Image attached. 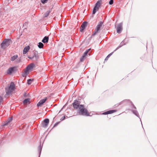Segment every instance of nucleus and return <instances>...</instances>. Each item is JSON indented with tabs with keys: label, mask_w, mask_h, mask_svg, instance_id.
<instances>
[{
	"label": "nucleus",
	"mask_w": 157,
	"mask_h": 157,
	"mask_svg": "<svg viewBox=\"0 0 157 157\" xmlns=\"http://www.w3.org/2000/svg\"><path fill=\"white\" fill-rule=\"evenodd\" d=\"M17 67H10L7 71V74H11L12 73L17 70Z\"/></svg>",
	"instance_id": "6"
},
{
	"label": "nucleus",
	"mask_w": 157,
	"mask_h": 157,
	"mask_svg": "<svg viewBox=\"0 0 157 157\" xmlns=\"http://www.w3.org/2000/svg\"><path fill=\"white\" fill-rule=\"evenodd\" d=\"M17 59L15 61V63H20L21 60V57Z\"/></svg>",
	"instance_id": "26"
},
{
	"label": "nucleus",
	"mask_w": 157,
	"mask_h": 157,
	"mask_svg": "<svg viewBox=\"0 0 157 157\" xmlns=\"http://www.w3.org/2000/svg\"><path fill=\"white\" fill-rule=\"evenodd\" d=\"M3 101V98L2 97H0V104H1V102Z\"/></svg>",
	"instance_id": "41"
},
{
	"label": "nucleus",
	"mask_w": 157,
	"mask_h": 157,
	"mask_svg": "<svg viewBox=\"0 0 157 157\" xmlns=\"http://www.w3.org/2000/svg\"><path fill=\"white\" fill-rule=\"evenodd\" d=\"M15 85L13 82H11L10 83V86L9 88L12 90H14V89Z\"/></svg>",
	"instance_id": "18"
},
{
	"label": "nucleus",
	"mask_w": 157,
	"mask_h": 157,
	"mask_svg": "<svg viewBox=\"0 0 157 157\" xmlns=\"http://www.w3.org/2000/svg\"><path fill=\"white\" fill-rule=\"evenodd\" d=\"M30 49V47L29 46H27L25 47L23 51V54H25L26 53L29 51Z\"/></svg>",
	"instance_id": "15"
},
{
	"label": "nucleus",
	"mask_w": 157,
	"mask_h": 157,
	"mask_svg": "<svg viewBox=\"0 0 157 157\" xmlns=\"http://www.w3.org/2000/svg\"><path fill=\"white\" fill-rule=\"evenodd\" d=\"M12 41L10 39H6L4 40L1 44V48L5 49L8 47L11 43Z\"/></svg>",
	"instance_id": "2"
},
{
	"label": "nucleus",
	"mask_w": 157,
	"mask_h": 157,
	"mask_svg": "<svg viewBox=\"0 0 157 157\" xmlns=\"http://www.w3.org/2000/svg\"><path fill=\"white\" fill-rule=\"evenodd\" d=\"M33 54V56L30 55L28 56V58L34 61L37 60L39 58L38 52L36 51H35L34 52Z\"/></svg>",
	"instance_id": "3"
},
{
	"label": "nucleus",
	"mask_w": 157,
	"mask_h": 157,
	"mask_svg": "<svg viewBox=\"0 0 157 157\" xmlns=\"http://www.w3.org/2000/svg\"><path fill=\"white\" fill-rule=\"evenodd\" d=\"M85 57H83V56H82V57L80 59V61L81 62H82L84 60V58Z\"/></svg>",
	"instance_id": "38"
},
{
	"label": "nucleus",
	"mask_w": 157,
	"mask_h": 157,
	"mask_svg": "<svg viewBox=\"0 0 157 157\" xmlns=\"http://www.w3.org/2000/svg\"><path fill=\"white\" fill-rule=\"evenodd\" d=\"M44 45L43 43L40 42L38 43V46L40 48H43Z\"/></svg>",
	"instance_id": "23"
},
{
	"label": "nucleus",
	"mask_w": 157,
	"mask_h": 157,
	"mask_svg": "<svg viewBox=\"0 0 157 157\" xmlns=\"http://www.w3.org/2000/svg\"><path fill=\"white\" fill-rule=\"evenodd\" d=\"M27 75H28L26 74V73H25V72H24L22 74V76L23 77H26Z\"/></svg>",
	"instance_id": "37"
},
{
	"label": "nucleus",
	"mask_w": 157,
	"mask_h": 157,
	"mask_svg": "<svg viewBox=\"0 0 157 157\" xmlns=\"http://www.w3.org/2000/svg\"><path fill=\"white\" fill-rule=\"evenodd\" d=\"M87 22L86 21H84L82 24L80 29V31L81 32H82L83 30L85 29L87 26Z\"/></svg>",
	"instance_id": "10"
},
{
	"label": "nucleus",
	"mask_w": 157,
	"mask_h": 157,
	"mask_svg": "<svg viewBox=\"0 0 157 157\" xmlns=\"http://www.w3.org/2000/svg\"><path fill=\"white\" fill-rule=\"evenodd\" d=\"M122 29V23H121L118 24L117 26V32L118 33H120Z\"/></svg>",
	"instance_id": "8"
},
{
	"label": "nucleus",
	"mask_w": 157,
	"mask_h": 157,
	"mask_svg": "<svg viewBox=\"0 0 157 157\" xmlns=\"http://www.w3.org/2000/svg\"><path fill=\"white\" fill-rule=\"evenodd\" d=\"M130 102L131 104V107L133 108L134 109H132V112L138 117H139V115L138 113L137 110H136V107L134 105L132 102L130 101Z\"/></svg>",
	"instance_id": "4"
},
{
	"label": "nucleus",
	"mask_w": 157,
	"mask_h": 157,
	"mask_svg": "<svg viewBox=\"0 0 157 157\" xmlns=\"http://www.w3.org/2000/svg\"><path fill=\"white\" fill-rule=\"evenodd\" d=\"M78 113L79 115L86 116H90V114L87 109L85 108L83 105H80L78 109Z\"/></svg>",
	"instance_id": "1"
},
{
	"label": "nucleus",
	"mask_w": 157,
	"mask_h": 157,
	"mask_svg": "<svg viewBox=\"0 0 157 157\" xmlns=\"http://www.w3.org/2000/svg\"><path fill=\"white\" fill-rule=\"evenodd\" d=\"M72 104L75 109H78L79 108L80 105H79V101L77 100H75Z\"/></svg>",
	"instance_id": "9"
},
{
	"label": "nucleus",
	"mask_w": 157,
	"mask_h": 157,
	"mask_svg": "<svg viewBox=\"0 0 157 157\" xmlns=\"http://www.w3.org/2000/svg\"><path fill=\"white\" fill-rule=\"evenodd\" d=\"M28 24V23L27 22H25V23H24V24H23V26H25V25H26V24Z\"/></svg>",
	"instance_id": "42"
},
{
	"label": "nucleus",
	"mask_w": 157,
	"mask_h": 157,
	"mask_svg": "<svg viewBox=\"0 0 157 157\" xmlns=\"http://www.w3.org/2000/svg\"><path fill=\"white\" fill-rule=\"evenodd\" d=\"M35 66L34 64L32 63L28 65L27 67L28 69V70H29L32 69Z\"/></svg>",
	"instance_id": "20"
},
{
	"label": "nucleus",
	"mask_w": 157,
	"mask_h": 157,
	"mask_svg": "<svg viewBox=\"0 0 157 157\" xmlns=\"http://www.w3.org/2000/svg\"><path fill=\"white\" fill-rule=\"evenodd\" d=\"M101 5V3L100 1H98L96 3L95 6L94 7H96V8H98L99 9Z\"/></svg>",
	"instance_id": "21"
},
{
	"label": "nucleus",
	"mask_w": 157,
	"mask_h": 157,
	"mask_svg": "<svg viewBox=\"0 0 157 157\" xmlns=\"http://www.w3.org/2000/svg\"><path fill=\"white\" fill-rule=\"evenodd\" d=\"M116 111V110H111L102 113L103 115H107L109 114L113 113Z\"/></svg>",
	"instance_id": "12"
},
{
	"label": "nucleus",
	"mask_w": 157,
	"mask_h": 157,
	"mask_svg": "<svg viewBox=\"0 0 157 157\" xmlns=\"http://www.w3.org/2000/svg\"><path fill=\"white\" fill-rule=\"evenodd\" d=\"M49 122V120L48 118L45 119L44 121L43 122L42 124L43 126L44 127H46L48 125Z\"/></svg>",
	"instance_id": "11"
},
{
	"label": "nucleus",
	"mask_w": 157,
	"mask_h": 157,
	"mask_svg": "<svg viewBox=\"0 0 157 157\" xmlns=\"http://www.w3.org/2000/svg\"><path fill=\"white\" fill-rule=\"evenodd\" d=\"M29 98H26L23 101V103L24 104L27 103H28L29 102Z\"/></svg>",
	"instance_id": "27"
},
{
	"label": "nucleus",
	"mask_w": 157,
	"mask_h": 157,
	"mask_svg": "<svg viewBox=\"0 0 157 157\" xmlns=\"http://www.w3.org/2000/svg\"><path fill=\"white\" fill-rule=\"evenodd\" d=\"M6 92V94L8 95H9L11 94V92L12 91V90H11L9 88H6L5 89Z\"/></svg>",
	"instance_id": "16"
},
{
	"label": "nucleus",
	"mask_w": 157,
	"mask_h": 157,
	"mask_svg": "<svg viewBox=\"0 0 157 157\" xmlns=\"http://www.w3.org/2000/svg\"><path fill=\"white\" fill-rule=\"evenodd\" d=\"M12 120V117L9 118L8 120L6 121L4 123L2 124V126H5L7 125Z\"/></svg>",
	"instance_id": "14"
},
{
	"label": "nucleus",
	"mask_w": 157,
	"mask_h": 157,
	"mask_svg": "<svg viewBox=\"0 0 157 157\" xmlns=\"http://www.w3.org/2000/svg\"><path fill=\"white\" fill-rule=\"evenodd\" d=\"M88 53L86 52V51L84 52V54L82 55V56H83V57H85L86 56Z\"/></svg>",
	"instance_id": "32"
},
{
	"label": "nucleus",
	"mask_w": 157,
	"mask_h": 157,
	"mask_svg": "<svg viewBox=\"0 0 157 157\" xmlns=\"http://www.w3.org/2000/svg\"><path fill=\"white\" fill-rule=\"evenodd\" d=\"M47 100V97H45L44 98L41 99L37 103V106L38 107L42 106V105Z\"/></svg>",
	"instance_id": "7"
},
{
	"label": "nucleus",
	"mask_w": 157,
	"mask_h": 157,
	"mask_svg": "<svg viewBox=\"0 0 157 157\" xmlns=\"http://www.w3.org/2000/svg\"><path fill=\"white\" fill-rule=\"evenodd\" d=\"M90 50H91V48H89L88 49L86 50L85 51L86 52H87L89 56H90V53H89V52L90 51Z\"/></svg>",
	"instance_id": "33"
},
{
	"label": "nucleus",
	"mask_w": 157,
	"mask_h": 157,
	"mask_svg": "<svg viewBox=\"0 0 157 157\" xmlns=\"http://www.w3.org/2000/svg\"><path fill=\"white\" fill-rule=\"evenodd\" d=\"M103 24V22H102L101 21H100L98 24L96 26L95 29L97 30V31H99L100 30L101 28L102 27Z\"/></svg>",
	"instance_id": "13"
},
{
	"label": "nucleus",
	"mask_w": 157,
	"mask_h": 157,
	"mask_svg": "<svg viewBox=\"0 0 157 157\" xmlns=\"http://www.w3.org/2000/svg\"><path fill=\"white\" fill-rule=\"evenodd\" d=\"M113 0H110V1L109 2V5H111L113 3Z\"/></svg>",
	"instance_id": "35"
},
{
	"label": "nucleus",
	"mask_w": 157,
	"mask_h": 157,
	"mask_svg": "<svg viewBox=\"0 0 157 157\" xmlns=\"http://www.w3.org/2000/svg\"><path fill=\"white\" fill-rule=\"evenodd\" d=\"M90 50H91V48H89L88 49L86 50L85 51L86 52H87L89 56H90V53H89V52L90 51Z\"/></svg>",
	"instance_id": "34"
},
{
	"label": "nucleus",
	"mask_w": 157,
	"mask_h": 157,
	"mask_svg": "<svg viewBox=\"0 0 157 157\" xmlns=\"http://www.w3.org/2000/svg\"><path fill=\"white\" fill-rule=\"evenodd\" d=\"M49 40V37L48 36H45L44 37L42 40V42L43 43H46L48 42Z\"/></svg>",
	"instance_id": "17"
},
{
	"label": "nucleus",
	"mask_w": 157,
	"mask_h": 157,
	"mask_svg": "<svg viewBox=\"0 0 157 157\" xmlns=\"http://www.w3.org/2000/svg\"><path fill=\"white\" fill-rule=\"evenodd\" d=\"M50 12V10L47 11L44 14V17H47L49 14Z\"/></svg>",
	"instance_id": "25"
},
{
	"label": "nucleus",
	"mask_w": 157,
	"mask_h": 157,
	"mask_svg": "<svg viewBox=\"0 0 157 157\" xmlns=\"http://www.w3.org/2000/svg\"><path fill=\"white\" fill-rule=\"evenodd\" d=\"M129 101H130V100H124L123 101H122L121 103V104H122L123 103H124V102H128Z\"/></svg>",
	"instance_id": "31"
},
{
	"label": "nucleus",
	"mask_w": 157,
	"mask_h": 157,
	"mask_svg": "<svg viewBox=\"0 0 157 157\" xmlns=\"http://www.w3.org/2000/svg\"><path fill=\"white\" fill-rule=\"evenodd\" d=\"M123 42L122 41L121 43L120 44L121 45H120L113 52H112L111 53H110L109 54L108 56H107L105 58V61H107L108 60V58L113 54V52H115L116 50H118V49H119L123 45H124L125 44H123Z\"/></svg>",
	"instance_id": "5"
},
{
	"label": "nucleus",
	"mask_w": 157,
	"mask_h": 157,
	"mask_svg": "<svg viewBox=\"0 0 157 157\" xmlns=\"http://www.w3.org/2000/svg\"><path fill=\"white\" fill-rule=\"evenodd\" d=\"M98 10L99 9L98 8H96V7H94L93 11V14H95L96 12L98 11Z\"/></svg>",
	"instance_id": "24"
},
{
	"label": "nucleus",
	"mask_w": 157,
	"mask_h": 157,
	"mask_svg": "<svg viewBox=\"0 0 157 157\" xmlns=\"http://www.w3.org/2000/svg\"><path fill=\"white\" fill-rule=\"evenodd\" d=\"M48 0H41V2L43 4H44L47 2Z\"/></svg>",
	"instance_id": "36"
},
{
	"label": "nucleus",
	"mask_w": 157,
	"mask_h": 157,
	"mask_svg": "<svg viewBox=\"0 0 157 157\" xmlns=\"http://www.w3.org/2000/svg\"><path fill=\"white\" fill-rule=\"evenodd\" d=\"M59 122H57V123H56L54 125V127H56V126L57 125H58V124L59 123Z\"/></svg>",
	"instance_id": "40"
},
{
	"label": "nucleus",
	"mask_w": 157,
	"mask_h": 157,
	"mask_svg": "<svg viewBox=\"0 0 157 157\" xmlns=\"http://www.w3.org/2000/svg\"><path fill=\"white\" fill-rule=\"evenodd\" d=\"M98 31H97V30L95 29V31L93 32V33L91 35V37L95 35L98 32Z\"/></svg>",
	"instance_id": "28"
},
{
	"label": "nucleus",
	"mask_w": 157,
	"mask_h": 157,
	"mask_svg": "<svg viewBox=\"0 0 157 157\" xmlns=\"http://www.w3.org/2000/svg\"><path fill=\"white\" fill-rule=\"evenodd\" d=\"M42 148V145H41V143L38 147V151L39 153V157H40Z\"/></svg>",
	"instance_id": "19"
},
{
	"label": "nucleus",
	"mask_w": 157,
	"mask_h": 157,
	"mask_svg": "<svg viewBox=\"0 0 157 157\" xmlns=\"http://www.w3.org/2000/svg\"><path fill=\"white\" fill-rule=\"evenodd\" d=\"M65 116H64L61 117V118L60 119V120L61 121H62L64 120L65 119Z\"/></svg>",
	"instance_id": "39"
},
{
	"label": "nucleus",
	"mask_w": 157,
	"mask_h": 157,
	"mask_svg": "<svg viewBox=\"0 0 157 157\" xmlns=\"http://www.w3.org/2000/svg\"><path fill=\"white\" fill-rule=\"evenodd\" d=\"M32 81V80L31 79H29L27 80V83L28 84L30 85V84Z\"/></svg>",
	"instance_id": "30"
},
{
	"label": "nucleus",
	"mask_w": 157,
	"mask_h": 157,
	"mask_svg": "<svg viewBox=\"0 0 157 157\" xmlns=\"http://www.w3.org/2000/svg\"><path fill=\"white\" fill-rule=\"evenodd\" d=\"M29 70H28V69L26 67L24 71V72H25V73H26V74L28 75L29 73Z\"/></svg>",
	"instance_id": "29"
},
{
	"label": "nucleus",
	"mask_w": 157,
	"mask_h": 157,
	"mask_svg": "<svg viewBox=\"0 0 157 157\" xmlns=\"http://www.w3.org/2000/svg\"><path fill=\"white\" fill-rule=\"evenodd\" d=\"M17 57L18 56L17 55H15L11 57L10 60L12 61H13L16 59Z\"/></svg>",
	"instance_id": "22"
}]
</instances>
